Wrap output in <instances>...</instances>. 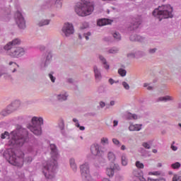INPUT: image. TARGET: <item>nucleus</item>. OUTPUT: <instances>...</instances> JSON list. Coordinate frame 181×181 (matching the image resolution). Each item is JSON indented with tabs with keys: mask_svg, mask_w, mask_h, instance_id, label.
Segmentation results:
<instances>
[{
	"mask_svg": "<svg viewBox=\"0 0 181 181\" xmlns=\"http://www.w3.org/2000/svg\"><path fill=\"white\" fill-rule=\"evenodd\" d=\"M136 53V57H144L146 56V53L144 51H137Z\"/></svg>",
	"mask_w": 181,
	"mask_h": 181,
	"instance_id": "obj_29",
	"label": "nucleus"
},
{
	"mask_svg": "<svg viewBox=\"0 0 181 181\" xmlns=\"http://www.w3.org/2000/svg\"><path fill=\"white\" fill-rule=\"evenodd\" d=\"M126 119H138V115L129 112L126 115Z\"/></svg>",
	"mask_w": 181,
	"mask_h": 181,
	"instance_id": "obj_23",
	"label": "nucleus"
},
{
	"mask_svg": "<svg viewBox=\"0 0 181 181\" xmlns=\"http://www.w3.org/2000/svg\"><path fill=\"white\" fill-rule=\"evenodd\" d=\"M58 128L63 136H67V132H66V125L64 124V120L60 119L58 122Z\"/></svg>",
	"mask_w": 181,
	"mask_h": 181,
	"instance_id": "obj_13",
	"label": "nucleus"
},
{
	"mask_svg": "<svg viewBox=\"0 0 181 181\" xmlns=\"http://www.w3.org/2000/svg\"><path fill=\"white\" fill-rule=\"evenodd\" d=\"M49 23H50V20H41L37 25L40 28H42V26H46L49 25Z\"/></svg>",
	"mask_w": 181,
	"mask_h": 181,
	"instance_id": "obj_25",
	"label": "nucleus"
},
{
	"mask_svg": "<svg viewBox=\"0 0 181 181\" xmlns=\"http://www.w3.org/2000/svg\"><path fill=\"white\" fill-rule=\"evenodd\" d=\"M170 148L172 149V151H176V150L177 149V146L171 144Z\"/></svg>",
	"mask_w": 181,
	"mask_h": 181,
	"instance_id": "obj_52",
	"label": "nucleus"
},
{
	"mask_svg": "<svg viewBox=\"0 0 181 181\" xmlns=\"http://www.w3.org/2000/svg\"><path fill=\"white\" fill-rule=\"evenodd\" d=\"M144 87H148V83H144Z\"/></svg>",
	"mask_w": 181,
	"mask_h": 181,
	"instance_id": "obj_64",
	"label": "nucleus"
},
{
	"mask_svg": "<svg viewBox=\"0 0 181 181\" xmlns=\"http://www.w3.org/2000/svg\"><path fill=\"white\" fill-rule=\"evenodd\" d=\"M52 60V53L48 52L45 55V61H42L41 63L42 67H47L49 64H50V61Z\"/></svg>",
	"mask_w": 181,
	"mask_h": 181,
	"instance_id": "obj_15",
	"label": "nucleus"
},
{
	"mask_svg": "<svg viewBox=\"0 0 181 181\" xmlns=\"http://www.w3.org/2000/svg\"><path fill=\"white\" fill-rule=\"evenodd\" d=\"M147 90H153V87H152V86H148V87H147Z\"/></svg>",
	"mask_w": 181,
	"mask_h": 181,
	"instance_id": "obj_59",
	"label": "nucleus"
},
{
	"mask_svg": "<svg viewBox=\"0 0 181 181\" xmlns=\"http://www.w3.org/2000/svg\"><path fill=\"white\" fill-rule=\"evenodd\" d=\"M148 181H166L165 178H160V179H152V178H148Z\"/></svg>",
	"mask_w": 181,
	"mask_h": 181,
	"instance_id": "obj_46",
	"label": "nucleus"
},
{
	"mask_svg": "<svg viewBox=\"0 0 181 181\" xmlns=\"http://www.w3.org/2000/svg\"><path fill=\"white\" fill-rule=\"evenodd\" d=\"M74 9L78 16H88L94 12V2L90 0H81L76 4Z\"/></svg>",
	"mask_w": 181,
	"mask_h": 181,
	"instance_id": "obj_4",
	"label": "nucleus"
},
{
	"mask_svg": "<svg viewBox=\"0 0 181 181\" xmlns=\"http://www.w3.org/2000/svg\"><path fill=\"white\" fill-rule=\"evenodd\" d=\"M108 81H109L110 84H111V86H112V84H114V83H115V81H114V79H112V78H110Z\"/></svg>",
	"mask_w": 181,
	"mask_h": 181,
	"instance_id": "obj_55",
	"label": "nucleus"
},
{
	"mask_svg": "<svg viewBox=\"0 0 181 181\" xmlns=\"http://www.w3.org/2000/svg\"><path fill=\"white\" fill-rule=\"evenodd\" d=\"M142 146H144V148L146 149H151V144L147 142H144L142 144Z\"/></svg>",
	"mask_w": 181,
	"mask_h": 181,
	"instance_id": "obj_39",
	"label": "nucleus"
},
{
	"mask_svg": "<svg viewBox=\"0 0 181 181\" xmlns=\"http://www.w3.org/2000/svg\"><path fill=\"white\" fill-rule=\"evenodd\" d=\"M136 36H137L136 34H133V35H130L129 39H130L131 42H136Z\"/></svg>",
	"mask_w": 181,
	"mask_h": 181,
	"instance_id": "obj_42",
	"label": "nucleus"
},
{
	"mask_svg": "<svg viewBox=\"0 0 181 181\" xmlns=\"http://www.w3.org/2000/svg\"><path fill=\"white\" fill-rule=\"evenodd\" d=\"M181 166L180 163L176 162L175 163L171 164L172 169H179Z\"/></svg>",
	"mask_w": 181,
	"mask_h": 181,
	"instance_id": "obj_30",
	"label": "nucleus"
},
{
	"mask_svg": "<svg viewBox=\"0 0 181 181\" xmlns=\"http://www.w3.org/2000/svg\"><path fill=\"white\" fill-rule=\"evenodd\" d=\"M113 37L115 39H116L117 40V42H119V40H121V34H119V33H118V32H115L113 34Z\"/></svg>",
	"mask_w": 181,
	"mask_h": 181,
	"instance_id": "obj_31",
	"label": "nucleus"
},
{
	"mask_svg": "<svg viewBox=\"0 0 181 181\" xmlns=\"http://www.w3.org/2000/svg\"><path fill=\"white\" fill-rule=\"evenodd\" d=\"M22 43V41L19 38H15L12 41L7 43L4 47V50H6L7 54L12 57L13 59H19V57H22L25 56L26 51L25 48L22 47H16L19 46Z\"/></svg>",
	"mask_w": 181,
	"mask_h": 181,
	"instance_id": "obj_3",
	"label": "nucleus"
},
{
	"mask_svg": "<svg viewBox=\"0 0 181 181\" xmlns=\"http://www.w3.org/2000/svg\"><path fill=\"white\" fill-rule=\"evenodd\" d=\"M83 36H84L85 39H86V40H88V39H89L88 36H91V33L88 32L87 33H84Z\"/></svg>",
	"mask_w": 181,
	"mask_h": 181,
	"instance_id": "obj_48",
	"label": "nucleus"
},
{
	"mask_svg": "<svg viewBox=\"0 0 181 181\" xmlns=\"http://www.w3.org/2000/svg\"><path fill=\"white\" fill-rule=\"evenodd\" d=\"M73 122H75V124H78V119L74 118L73 119Z\"/></svg>",
	"mask_w": 181,
	"mask_h": 181,
	"instance_id": "obj_57",
	"label": "nucleus"
},
{
	"mask_svg": "<svg viewBox=\"0 0 181 181\" xmlns=\"http://www.w3.org/2000/svg\"><path fill=\"white\" fill-rule=\"evenodd\" d=\"M63 4L62 3V0H54V6L60 9L62 8Z\"/></svg>",
	"mask_w": 181,
	"mask_h": 181,
	"instance_id": "obj_28",
	"label": "nucleus"
},
{
	"mask_svg": "<svg viewBox=\"0 0 181 181\" xmlns=\"http://www.w3.org/2000/svg\"><path fill=\"white\" fill-rule=\"evenodd\" d=\"M110 105H115V101H114V100H111L110 101Z\"/></svg>",
	"mask_w": 181,
	"mask_h": 181,
	"instance_id": "obj_58",
	"label": "nucleus"
},
{
	"mask_svg": "<svg viewBox=\"0 0 181 181\" xmlns=\"http://www.w3.org/2000/svg\"><path fill=\"white\" fill-rule=\"evenodd\" d=\"M87 28H88V23H83L82 25L80 27V29L81 30H84V29H87Z\"/></svg>",
	"mask_w": 181,
	"mask_h": 181,
	"instance_id": "obj_40",
	"label": "nucleus"
},
{
	"mask_svg": "<svg viewBox=\"0 0 181 181\" xmlns=\"http://www.w3.org/2000/svg\"><path fill=\"white\" fill-rule=\"evenodd\" d=\"M118 74H119L121 77H125V76H127V70L120 68L118 69Z\"/></svg>",
	"mask_w": 181,
	"mask_h": 181,
	"instance_id": "obj_27",
	"label": "nucleus"
},
{
	"mask_svg": "<svg viewBox=\"0 0 181 181\" xmlns=\"http://www.w3.org/2000/svg\"><path fill=\"white\" fill-rule=\"evenodd\" d=\"M93 69L95 80H98V81L101 80V78H103V76L101 75V71H100V69H98V66H97V65H94Z\"/></svg>",
	"mask_w": 181,
	"mask_h": 181,
	"instance_id": "obj_16",
	"label": "nucleus"
},
{
	"mask_svg": "<svg viewBox=\"0 0 181 181\" xmlns=\"http://www.w3.org/2000/svg\"><path fill=\"white\" fill-rule=\"evenodd\" d=\"M32 124L28 125L29 129L39 136L42 135V125H43V117H33L31 119Z\"/></svg>",
	"mask_w": 181,
	"mask_h": 181,
	"instance_id": "obj_6",
	"label": "nucleus"
},
{
	"mask_svg": "<svg viewBox=\"0 0 181 181\" xmlns=\"http://www.w3.org/2000/svg\"><path fill=\"white\" fill-rule=\"evenodd\" d=\"M142 129V124H134V131H141Z\"/></svg>",
	"mask_w": 181,
	"mask_h": 181,
	"instance_id": "obj_37",
	"label": "nucleus"
},
{
	"mask_svg": "<svg viewBox=\"0 0 181 181\" xmlns=\"http://www.w3.org/2000/svg\"><path fill=\"white\" fill-rule=\"evenodd\" d=\"M99 104L101 108H104V107H105V103L103 101H100Z\"/></svg>",
	"mask_w": 181,
	"mask_h": 181,
	"instance_id": "obj_53",
	"label": "nucleus"
},
{
	"mask_svg": "<svg viewBox=\"0 0 181 181\" xmlns=\"http://www.w3.org/2000/svg\"><path fill=\"white\" fill-rule=\"evenodd\" d=\"M14 18L16 20V23L18 25L20 29H25L26 28V21H25V18L22 15L19 11H17L14 15Z\"/></svg>",
	"mask_w": 181,
	"mask_h": 181,
	"instance_id": "obj_9",
	"label": "nucleus"
},
{
	"mask_svg": "<svg viewBox=\"0 0 181 181\" xmlns=\"http://www.w3.org/2000/svg\"><path fill=\"white\" fill-rule=\"evenodd\" d=\"M152 152H153V153H158V150H156V149H153V150H152Z\"/></svg>",
	"mask_w": 181,
	"mask_h": 181,
	"instance_id": "obj_61",
	"label": "nucleus"
},
{
	"mask_svg": "<svg viewBox=\"0 0 181 181\" xmlns=\"http://www.w3.org/2000/svg\"><path fill=\"white\" fill-rule=\"evenodd\" d=\"M118 125V120L113 121V127H117Z\"/></svg>",
	"mask_w": 181,
	"mask_h": 181,
	"instance_id": "obj_56",
	"label": "nucleus"
},
{
	"mask_svg": "<svg viewBox=\"0 0 181 181\" xmlns=\"http://www.w3.org/2000/svg\"><path fill=\"white\" fill-rule=\"evenodd\" d=\"M49 148L51 150L52 159L46 163L42 168V173L46 179H54L56 176V169H57V159H59V151L57 146L54 144H50Z\"/></svg>",
	"mask_w": 181,
	"mask_h": 181,
	"instance_id": "obj_2",
	"label": "nucleus"
},
{
	"mask_svg": "<svg viewBox=\"0 0 181 181\" xmlns=\"http://www.w3.org/2000/svg\"><path fill=\"white\" fill-rule=\"evenodd\" d=\"M70 166L74 172H77V165L76 164V160L74 158L69 160Z\"/></svg>",
	"mask_w": 181,
	"mask_h": 181,
	"instance_id": "obj_21",
	"label": "nucleus"
},
{
	"mask_svg": "<svg viewBox=\"0 0 181 181\" xmlns=\"http://www.w3.org/2000/svg\"><path fill=\"white\" fill-rule=\"evenodd\" d=\"M101 142H102V144H108V139L103 137V138L101 139Z\"/></svg>",
	"mask_w": 181,
	"mask_h": 181,
	"instance_id": "obj_51",
	"label": "nucleus"
},
{
	"mask_svg": "<svg viewBox=\"0 0 181 181\" xmlns=\"http://www.w3.org/2000/svg\"><path fill=\"white\" fill-rule=\"evenodd\" d=\"M54 6V0H48L44 3L42 8V9H50Z\"/></svg>",
	"mask_w": 181,
	"mask_h": 181,
	"instance_id": "obj_19",
	"label": "nucleus"
},
{
	"mask_svg": "<svg viewBox=\"0 0 181 181\" xmlns=\"http://www.w3.org/2000/svg\"><path fill=\"white\" fill-rule=\"evenodd\" d=\"M129 131H135V124H130L129 127Z\"/></svg>",
	"mask_w": 181,
	"mask_h": 181,
	"instance_id": "obj_50",
	"label": "nucleus"
},
{
	"mask_svg": "<svg viewBox=\"0 0 181 181\" xmlns=\"http://www.w3.org/2000/svg\"><path fill=\"white\" fill-rule=\"evenodd\" d=\"M112 142L115 145H116L117 146H121V143L119 142V141L117 139H112Z\"/></svg>",
	"mask_w": 181,
	"mask_h": 181,
	"instance_id": "obj_38",
	"label": "nucleus"
},
{
	"mask_svg": "<svg viewBox=\"0 0 181 181\" xmlns=\"http://www.w3.org/2000/svg\"><path fill=\"white\" fill-rule=\"evenodd\" d=\"M108 52L110 54H114V53H117L118 52V49L117 48H112V49H109Z\"/></svg>",
	"mask_w": 181,
	"mask_h": 181,
	"instance_id": "obj_47",
	"label": "nucleus"
},
{
	"mask_svg": "<svg viewBox=\"0 0 181 181\" xmlns=\"http://www.w3.org/2000/svg\"><path fill=\"white\" fill-rule=\"evenodd\" d=\"M62 33L66 37H69L71 35H73L74 33L73 24L65 23L62 28Z\"/></svg>",
	"mask_w": 181,
	"mask_h": 181,
	"instance_id": "obj_10",
	"label": "nucleus"
},
{
	"mask_svg": "<svg viewBox=\"0 0 181 181\" xmlns=\"http://www.w3.org/2000/svg\"><path fill=\"white\" fill-rule=\"evenodd\" d=\"M121 149H122V151H125V149H127V148L125 147L124 145H122V146H121Z\"/></svg>",
	"mask_w": 181,
	"mask_h": 181,
	"instance_id": "obj_60",
	"label": "nucleus"
},
{
	"mask_svg": "<svg viewBox=\"0 0 181 181\" xmlns=\"http://www.w3.org/2000/svg\"><path fill=\"white\" fill-rule=\"evenodd\" d=\"M158 51V48H150L148 52L149 54H155L156 52Z\"/></svg>",
	"mask_w": 181,
	"mask_h": 181,
	"instance_id": "obj_35",
	"label": "nucleus"
},
{
	"mask_svg": "<svg viewBox=\"0 0 181 181\" xmlns=\"http://www.w3.org/2000/svg\"><path fill=\"white\" fill-rule=\"evenodd\" d=\"M112 21L108 18H101L97 21L98 26H105V25H111Z\"/></svg>",
	"mask_w": 181,
	"mask_h": 181,
	"instance_id": "obj_17",
	"label": "nucleus"
},
{
	"mask_svg": "<svg viewBox=\"0 0 181 181\" xmlns=\"http://www.w3.org/2000/svg\"><path fill=\"white\" fill-rule=\"evenodd\" d=\"M89 115H92V117H94L95 115V113L91 112V113H89Z\"/></svg>",
	"mask_w": 181,
	"mask_h": 181,
	"instance_id": "obj_62",
	"label": "nucleus"
},
{
	"mask_svg": "<svg viewBox=\"0 0 181 181\" xmlns=\"http://www.w3.org/2000/svg\"><path fill=\"white\" fill-rule=\"evenodd\" d=\"M11 145H16V146H23L26 142H31L33 146L37 147L40 145V141L32 136L29 139V132L26 129L20 128L13 130L11 132Z\"/></svg>",
	"mask_w": 181,
	"mask_h": 181,
	"instance_id": "obj_1",
	"label": "nucleus"
},
{
	"mask_svg": "<svg viewBox=\"0 0 181 181\" xmlns=\"http://www.w3.org/2000/svg\"><path fill=\"white\" fill-rule=\"evenodd\" d=\"M11 105L12 106L13 110H14V111H16L18 107H21V101L15 100L14 102L11 103Z\"/></svg>",
	"mask_w": 181,
	"mask_h": 181,
	"instance_id": "obj_22",
	"label": "nucleus"
},
{
	"mask_svg": "<svg viewBox=\"0 0 181 181\" xmlns=\"http://www.w3.org/2000/svg\"><path fill=\"white\" fill-rule=\"evenodd\" d=\"M25 160L28 162V163H30V162H32V157H28L25 158Z\"/></svg>",
	"mask_w": 181,
	"mask_h": 181,
	"instance_id": "obj_54",
	"label": "nucleus"
},
{
	"mask_svg": "<svg viewBox=\"0 0 181 181\" xmlns=\"http://www.w3.org/2000/svg\"><path fill=\"white\" fill-rule=\"evenodd\" d=\"M135 165L138 169H144V163H141V161H136Z\"/></svg>",
	"mask_w": 181,
	"mask_h": 181,
	"instance_id": "obj_32",
	"label": "nucleus"
},
{
	"mask_svg": "<svg viewBox=\"0 0 181 181\" xmlns=\"http://www.w3.org/2000/svg\"><path fill=\"white\" fill-rule=\"evenodd\" d=\"M76 128H79L80 131H84L86 129V127L84 126H81L80 123L75 124Z\"/></svg>",
	"mask_w": 181,
	"mask_h": 181,
	"instance_id": "obj_43",
	"label": "nucleus"
},
{
	"mask_svg": "<svg viewBox=\"0 0 181 181\" xmlns=\"http://www.w3.org/2000/svg\"><path fill=\"white\" fill-rule=\"evenodd\" d=\"M1 139H5L6 138H9V132H4V133H2L1 134Z\"/></svg>",
	"mask_w": 181,
	"mask_h": 181,
	"instance_id": "obj_34",
	"label": "nucleus"
},
{
	"mask_svg": "<svg viewBox=\"0 0 181 181\" xmlns=\"http://www.w3.org/2000/svg\"><path fill=\"white\" fill-rule=\"evenodd\" d=\"M122 165V166H127L128 165V158L125 154H123L121 157Z\"/></svg>",
	"mask_w": 181,
	"mask_h": 181,
	"instance_id": "obj_26",
	"label": "nucleus"
},
{
	"mask_svg": "<svg viewBox=\"0 0 181 181\" xmlns=\"http://www.w3.org/2000/svg\"><path fill=\"white\" fill-rule=\"evenodd\" d=\"M107 159L109 162H110V168L106 169V175H107L109 177H112L115 173V170H121V168L119 165L115 163L116 157L115 154L112 152L110 151L107 153Z\"/></svg>",
	"mask_w": 181,
	"mask_h": 181,
	"instance_id": "obj_7",
	"label": "nucleus"
},
{
	"mask_svg": "<svg viewBox=\"0 0 181 181\" xmlns=\"http://www.w3.org/2000/svg\"><path fill=\"white\" fill-rule=\"evenodd\" d=\"M90 152L93 156H103V151H101L100 145L97 144L90 146Z\"/></svg>",
	"mask_w": 181,
	"mask_h": 181,
	"instance_id": "obj_11",
	"label": "nucleus"
},
{
	"mask_svg": "<svg viewBox=\"0 0 181 181\" xmlns=\"http://www.w3.org/2000/svg\"><path fill=\"white\" fill-rule=\"evenodd\" d=\"M127 57H128V59H135L136 57V52L135 53H134V52L128 53L127 54Z\"/></svg>",
	"mask_w": 181,
	"mask_h": 181,
	"instance_id": "obj_33",
	"label": "nucleus"
},
{
	"mask_svg": "<svg viewBox=\"0 0 181 181\" xmlns=\"http://www.w3.org/2000/svg\"><path fill=\"white\" fill-rule=\"evenodd\" d=\"M99 93H105V88L104 86H100L98 89Z\"/></svg>",
	"mask_w": 181,
	"mask_h": 181,
	"instance_id": "obj_45",
	"label": "nucleus"
},
{
	"mask_svg": "<svg viewBox=\"0 0 181 181\" xmlns=\"http://www.w3.org/2000/svg\"><path fill=\"white\" fill-rule=\"evenodd\" d=\"M141 23H142V20L141 18H134L133 19L131 25L129 26V30H135L141 26Z\"/></svg>",
	"mask_w": 181,
	"mask_h": 181,
	"instance_id": "obj_12",
	"label": "nucleus"
},
{
	"mask_svg": "<svg viewBox=\"0 0 181 181\" xmlns=\"http://www.w3.org/2000/svg\"><path fill=\"white\" fill-rule=\"evenodd\" d=\"M153 16L157 18V19L159 20V22H160L162 19L172 18H173V7L170 4L159 6L153 11Z\"/></svg>",
	"mask_w": 181,
	"mask_h": 181,
	"instance_id": "obj_5",
	"label": "nucleus"
},
{
	"mask_svg": "<svg viewBox=\"0 0 181 181\" xmlns=\"http://www.w3.org/2000/svg\"><path fill=\"white\" fill-rule=\"evenodd\" d=\"M69 98V93L66 91H62L59 94L56 95L57 101L59 103H63V101H67Z\"/></svg>",
	"mask_w": 181,
	"mask_h": 181,
	"instance_id": "obj_14",
	"label": "nucleus"
},
{
	"mask_svg": "<svg viewBox=\"0 0 181 181\" xmlns=\"http://www.w3.org/2000/svg\"><path fill=\"white\" fill-rule=\"evenodd\" d=\"M48 76H49V78H50L52 83H54V81H56V77H54V76H53V74H52V73L49 74Z\"/></svg>",
	"mask_w": 181,
	"mask_h": 181,
	"instance_id": "obj_41",
	"label": "nucleus"
},
{
	"mask_svg": "<svg viewBox=\"0 0 181 181\" xmlns=\"http://www.w3.org/2000/svg\"><path fill=\"white\" fill-rule=\"evenodd\" d=\"M15 110L12 107V105H9L4 110L1 112V115L3 117H6V115H9V114H12Z\"/></svg>",
	"mask_w": 181,
	"mask_h": 181,
	"instance_id": "obj_18",
	"label": "nucleus"
},
{
	"mask_svg": "<svg viewBox=\"0 0 181 181\" xmlns=\"http://www.w3.org/2000/svg\"><path fill=\"white\" fill-rule=\"evenodd\" d=\"M143 40H145V38L144 37H141V35H136L135 42H142Z\"/></svg>",
	"mask_w": 181,
	"mask_h": 181,
	"instance_id": "obj_36",
	"label": "nucleus"
},
{
	"mask_svg": "<svg viewBox=\"0 0 181 181\" xmlns=\"http://www.w3.org/2000/svg\"><path fill=\"white\" fill-rule=\"evenodd\" d=\"M172 100H173L172 97L166 95L158 98V101H164V103H166L167 101H172Z\"/></svg>",
	"mask_w": 181,
	"mask_h": 181,
	"instance_id": "obj_24",
	"label": "nucleus"
},
{
	"mask_svg": "<svg viewBox=\"0 0 181 181\" xmlns=\"http://www.w3.org/2000/svg\"><path fill=\"white\" fill-rule=\"evenodd\" d=\"M122 84L125 90H129V84L128 83L123 81Z\"/></svg>",
	"mask_w": 181,
	"mask_h": 181,
	"instance_id": "obj_44",
	"label": "nucleus"
},
{
	"mask_svg": "<svg viewBox=\"0 0 181 181\" xmlns=\"http://www.w3.org/2000/svg\"><path fill=\"white\" fill-rule=\"evenodd\" d=\"M66 83H68L69 84H74V79L71 78H69L66 79Z\"/></svg>",
	"mask_w": 181,
	"mask_h": 181,
	"instance_id": "obj_49",
	"label": "nucleus"
},
{
	"mask_svg": "<svg viewBox=\"0 0 181 181\" xmlns=\"http://www.w3.org/2000/svg\"><path fill=\"white\" fill-rule=\"evenodd\" d=\"M8 157V162L11 165H13V166H22L23 165V162L25 161V159H23V157L25 156V154H23L22 152H20V155L18 156L16 153L13 151H11L7 154Z\"/></svg>",
	"mask_w": 181,
	"mask_h": 181,
	"instance_id": "obj_8",
	"label": "nucleus"
},
{
	"mask_svg": "<svg viewBox=\"0 0 181 181\" xmlns=\"http://www.w3.org/2000/svg\"><path fill=\"white\" fill-rule=\"evenodd\" d=\"M99 59L103 65L104 69L105 70H110V64L107 62V59L103 55H99Z\"/></svg>",
	"mask_w": 181,
	"mask_h": 181,
	"instance_id": "obj_20",
	"label": "nucleus"
},
{
	"mask_svg": "<svg viewBox=\"0 0 181 181\" xmlns=\"http://www.w3.org/2000/svg\"><path fill=\"white\" fill-rule=\"evenodd\" d=\"M102 181H110L108 178H103Z\"/></svg>",
	"mask_w": 181,
	"mask_h": 181,
	"instance_id": "obj_63",
	"label": "nucleus"
}]
</instances>
